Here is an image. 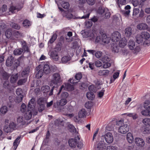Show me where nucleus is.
<instances>
[{"label": "nucleus", "mask_w": 150, "mask_h": 150, "mask_svg": "<svg viewBox=\"0 0 150 150\" xmlns=\"http://www.w3.org/2000/svg\"><path fill=\"white\" fill-rule=\"evenodd\" d=\"M34 99H31L28 104V111L25 114L24 116L25 119L29 120L31 119L32 116V111L34 108L35 103Z\"/></svg>", "instance_id": "nucleus-1"}, {"label": "nucleus", "mask_w": 150, "mask_h": 150, "mask_svg": "<svg viewBox=\"0 0 150 150\" xmlns=\"http://www.w3.org/2000/svg\"><path fill=\"white\" fill-rule=\"evenodd\" d=\"M80 138L78 136L74 138L70 139L68 141L69 145L71 148H74L77 146L78 148H81L83 145L81 142H79L78 141L79 140Z\"/></svg>", "instance_id": "nucleus-2"}, {"label": "nucleus", "mask_w": 150, "mask_h": 150, "mask_svg": "<svg viewBox=\"0 0 150 150\" xmlns=\"http://www.w3.org/2000/svg\"><path fill=\"white\" fill-rule=\"evenodd\" d=\"M62 82L60 75L59 73H56L53 74L52 76V79L50 82V85H57Z\"/></svg>", "instance_id": "nucleus-3"}, {"label": "nucleus", "mask_w": 150, "mask_h": 150, "mask_svg": "<svg viewBox=\"0 0 150 150\" xmlns=\"http://www.w3.org/2000/svg\"><path fill=\"white\" fill-rule=\"evenodd\" d=\"M128 47L129 49L133 50L134 54H137L140 50V47L139 46H136L134 41L132 39H130L128 43Z\"/></svg>", "instance_id": "nucleus-4"}, {"label": "nucleus", "mask_w": 150, "mask_h": 150, "mask_svg": "<svg viewBox=\"0 0 150 150\" xmlns=\"http://www.w3.org/2000/svg\"><path fill=\"white\" fill-rule=\"evenodd\" d=\"M113 42H117L121 38L120 33L118 31L114 32L112 34L111 38Z\"/></svg>", "instance_id": "nucleus-5"}, {"label": "nucleus", "mask_w": 150, "mask_h": 150, "mask_svg": "<svg viewBox=\"0 0 150 150\" xmlns=\"http://www.w3.org/2000/svg\"><path fill=\"white\" fill-rule=\"evenodd\" d=\"M93 86L91 85L89 86L88 89L90 91L88 92L86 94L87 97L90 100H92L95 97L93 92L94 91L93 90Z\"/></svg>", "instance_id": "nucleus-6"}, {"label": "nucleus", "mask_w": 150, "mask_h": 150, "mask_svg": "<svg viewBox=\"0 0 150 150\" xmlns=\"http://www.w3.org/2000/svg\"><path fill=\"white\" fill-rule=\"evenodd\" d=\"M104 138L105 141L109 144L112 143L113 142V137L111 133H107L104 136Z\"/></svg>", "instance_id": "nucleus-7"}, {"label": "nucleus", "mask_w": 150, "mask_h": 150, "mask_svg": "<svg viewBox=\"0 0 150 150\" xmlns=\"http://www.w3.org/2000/svg\"><path fill=\"white\" fill-rule=\"evenodd\" d=\"M134 142L137 146L139 147H143L145 145V142L144 140L139 137L135 138Z\"/></svg>", "instance_id": "nucleus-8"}, {"label": "nucleus", "mask_w": 150, "mask_h": 150, "mask_svg": "<svg viewBox=\"0 0 150 150\" xmlns=\"http://www.w3.org/2000/svg\"><path fill=\"white\" fill-rule=\"evenodd\" d=\"M129 129V126L126 124H123L121 127H120L118 129L119 133L122 134H125L128 132Z\"/></svg>", "instance_id": "nucleus-9"}, {"label": "nucleus", "mask_w": 150, "mask_h": 150, "mask_svg": "<svg viewBox=\"0 0 150 150\" xmlns=\"http://www.w3.org/2000/svg\"><path fill=\"white\" fill-rule=\"evenodd\" d=\"M51 57L55 61H57L59 59V56L56 50L50 51L48 53Z\"/></svg>", "instance_id": "nucleus-10"}, {"label": "nucleus", "mask_w": 150, "mask_h": 150, "mask_svg": "<svg viewBox=\"0 0 150 150\" xmlns=\"http://www.w3.org/2000/svg\"><path fill=\"white\" fill-rule=\"evenodd\" d=\"M82 75L81 73H78L76 74L75 76V78L77 81L73 79H70L69 80V81L71 83H75L79 81V80L81 78Z\"/></svg>", "instance_id": "nucleus-11"}, {"label": "nucleus", "mask_w": 150, "mask_h": 150, "mask_svg": "<svg viewBox=\"0 0 150 150\" xmlns=\"http://www.w3.org/2000/svg\"><path fill=\"white\" fill-rule=\"evenodd\" d=\"M0 75L4 80H8L10 76L9 74L6 72L2 68L0 69Z\"/></svg>", "instance_id": "nucleus-12"}, {"label": "nucleus", "mask_w": 150, "mask_h": 150, "mask_svg": "<svg viewBox=\"0 0 150 150\" xmlns=\"http://www.w3.org/2000/svg\"><path fill=\"white\" fill-rule=\"evenodd\" d=\"M106 147L104 143L102 142H100L98 144L96 149V150H104L105 149Z\"/></svg>", "instance_id": "nucleus-13"}, {"label": "nucleus", "mask_w": 150, "mask_h": 150, "mask_svg": "<svg viewBox=\"0 0 150 150\" xmlns=\"http://www.w3.org/2000/svg\"><path fill=\"white\" fill-rule=\"evenodd\" d=\"M51 67L47 64H45L43 67V71L45 74H49L51 71Z\"/></svg>", "instance_id": "nucleus-14"}, {"label": "nucleus", "mask_w": 150, "mask_h": 150, "mask_svg": "<svg viewBox=\"0 0 150 150\" xmlns=\"http://www.w3.org/2000/svg\"><path fill=\"white\" fill-rule=\"evenodd\" d=\"M14 60V58L12 56H9L6 62V65L8 67L11 66L13 64Z\"/></svg>", "instance_id": "nucleus-15"}, {"label": "nucleus", "mask_w": 150, "mask_h": 150, "mask_svg": "<svg viewBox=\"0 0 150 150\" xmlns=\"http://www.w3.org/2000/svg\"><path fill=\"white\" fill-rule=\"evenodd\" d=\"M137 28L138 29L142 30L147 29L148 27L146 23H142L138 25Z\"/></svg>", "instance_id": "nucleus-16"}, {"label": "nucleus", "mask_w": 150, "mask_h": 150, "mask_svg": "<svg viewBox=\"0 0 150 150\" xmlns=\"http://www.w3.org/2000/svg\"><path fill=\"white\" fill-rule=\"evenodd\" d=\"M19 77L18 73L13 74L11 77L10 81L11 83H14L17 80Z\"/></svg>", "instance_id": "nucleus-17"}, {"label": "nucleus", "mask_w": 150, "mask_h": 150, "mask_svg": "<svg viewBox=\"0 0 150 150\" xmlns=\"http://www.w3.org/2000/svg\"><path fill=\"white\" fill-rule=\"evenodd\" d=\"M87 112L84 109H82L79 111L78 113V116L80 118H84L86 117Z\"/></svg>", "instance_id": "nucleus-18"}, {"label": "nucleus", "mask_w": 150, "mask_h": 150, "mask_svg": "<svg viewBox=\"0 0 150 150\" xmlns=\"http://www.w3.org/2000/svg\"><path fill=\"white\" fill-rule=\"evenodd\" d=\"M127 40L123 38L120 41L119 45L120 47H123L127 45Z\"/></svg>", "instance_id": "nucleus-19"}, {"label": "nucleus", "mask_w": 150, "mask_h": 150, "mask_svg": "<svg viewBox=\"0 0 150 150\" xmlns=\"http://www.w3.org/2000/svg\"><path fill=\"white\" fill-rule=\"evenodd\" d=\"M30 68L27 67L23 69L21 72V76L23 77H26L29 73Z\"/></svg>", "instance_id": "nucleus-20"}, {"label": "nucleus", "mask_w": 150, "mask_h": 150, "mask_svg": "<svg viewBox=\"0 0 150 150\" xmlns=\"http://www.w3.org/2000/svg\"><path fill=\"white\" fill-rule=\"evenodd\" d=\"M131 7L129 5H127L125 7V10L123 11V14L125 16H129L130 11Z\"/></svg>", "instance_id": "nucleus-21"}, {"label": "nucleus", "mask_w": 150, "mask_h": 150, "mask_svg": "<svg viewBox=\"0 0 150 150\" xmlns=\"http://www.w3.org/2000/svg\"><path fill=\"white\" fill-rule=\"evenodd\" d=\"M125 36L127 37H129L132 34V29L131 27H128L126 28L125 30Z\"/></svg>", "instance_id": "nucleus-22"}, {"label": "nucleus", "mask_w": 150, "mask_h": 150, "mask_svg": "<svg viewBox=\"0 0 150 150\" xmlns=\"http://www.w3.org/2000/svg\"><path fill=\"white\" fill-rule=\"evenodd\" d=\"M13 34L14 37L17 38H21L23 36V34L21 32L18 31H15Z\"/></svg>", "instance_id": "nucleus-23"}, {"label": "nucleus", "mask_w": 150, "mask_h": 150, "mask_svg": "<svg viewBox=\"0 0 150 150\" xmlns=\"http://www.w3.org/2000/svg\"><path fill=\"white\" fill-rule=\"evenodd\" d=\"M127 139L128 142L130 143H131L133 142L134 138L131 133L129 132L127 133Z\"/></svg>", "instance_id": "nucleus-24"}, {"label": "nucleus", "mask_w": 150, "mask_h": 150, "mask_svg": "<svg viewBox=\"0 0 150 150\" xmlns=\"http://www.w3.org/2000/svg\"><path fill=\"white\" fill-rule=\"evenodd\" d=\"M141 35L143 39L146 40L149 39L150 37L149 34L148 32L145 31L142 32L141 33Z\"/></svg>", "instance_id": "nucleus-25"}, {"label": "nucleus", "mask_w": 150, "mask_h": 150, "mask_svg": "<svg viewBox=\"0 0 150 150\" xmlns=\"http://www.w3.org/2000/svg\"><path fill=\"white\" fill-rule=\"evenodd\" d=\"M109 72V71L107 70H100L98 72V74L100 76L108 75Z\"/></svg>", "instance_id": "nucleus-26"}, {"label": "nucleus", "mask_w": 150, "mask_h": 150, "mask_svg": "<svg viewBox=\"0 0 150 150\" xmlns=\"http://www.w3.org/2000/svg\"><path fill=\"white\" fill-rule=\"evenodd\" d=\"M102 40L105 43H108L109 42L110 39L107 37L106 35L104 34L102 36Z\"/></svg>", "instance_id": "nucleus-27"}, {"label": "nucleus", "mask_w": 150, "mask_h": 150, "mask_svg": "<svg viewBox=\"0 0 150 150\" xmlns=\"http://www.w3.org/2000/svg\"><path fill=\"white\" fill-rule=\"evenodd\" d=\"M22 48L23 51L24 50L25 52H30L29 49L28 48L26 45V43L25 41H24L22 43Z\"/></svg>", "instance_id": "nucleus-28"}, {"label": "nucleus", "mask_w": 150, "mask_h": 150, "mask_svg": "<svg viewBox=\"0 0 150 150\" xmlns=\"http://www.w3.org/2000/svg\"><path fill=\"white\" fill-rule=\"evenodd\" d=\"M136 41L138 44H140L143 41L144 39L141 35L138 34L136 36Z\"/></svg>", "instance_id": "nucleus-29"}, {"label": "nucleus", "mask_w": 150, "mask_h": 150, "mask_svg": "<svg viewBox=\"0 0 150 150\" xmlns=\"http://www.w3.org/2000/svg\"><path fill=\"white\" fill-rule=\"evenodd\" d=\"M23 52V49L21 48L16 49L13 51V54L15 55H18L21 54Z\"/></svg>", "instance_id": "nucleus-30"}, {"label": "nucleus", "mask_w": 150, "mask_h": 150, "mask_svg": "<svg viewBox=\"0 0 150 150\" xmlns=\"http://www.w3.org/2000/svg\"><path fill=\"white\" fill-rule=\"evenodd\" d=\"M71 57L70 56H67L63 57L61 59L62 63H66L70 60Z\"/></svg>", "instance_id": "nucleus-31"}, {"label": "nucleus", "mask_w": 150, "mask_h": 150, "mask_svg": "<svg viewBox=\"0 0 150 150\" xmlns=\"http://www.w3.org/2000/svg\"><path fill=\"white\" fill-rule=\"evenodd\" d=\"M69 96V93L67 92H62L61 95V99L67 100Z\"/></svg>", "instance_id": "nucleus-32"}, {"label": "nucleus", "mask_w": 150, "mask_h": 150, "mask_svg": "<svg viewBox=\"0 0 150 150\" xmlns=\"http://www.w3.org/2000/svg\"><path fill=\"white\" fill-rule=\"evenodd\" d=\"M57 37V35L56 33H54L52 35L51 38L48 41V43L50 44L53 43L56 40Z\"/></svg>", "instance_id": "nucleus-33"}, {"label": "nucleus", "mask_w": 150, "mask_h": 150, "mask_svg": "<svg viewBox=\"0 0 150 150\" xmlns=\"http://www.w3.org/2000/svg\"><path fill=\"white\" fill-rule=\"evenodd\" d=\"M22 7L20 8H18L17 6H11L9 8V11L13 13H14V11L17 10V11L20 10L22 8Z\"/></svg>", "instance_id": "nucleus-34"}, {"label": "nucleus", "mask_w": 150, "mask_h": 150, "mask_svg": "<svg viewBox=\"0 0 150 150\" xmlns=\"http://www.w3.org/2000/svg\"><path fill=\"white\" fill-rule=\"evenodd\" d=\"M144 108L146 110L150 109V101L146 100L145 101L144 104Z\"/></svg>", "instance_id": "nucleus-35"}, {"label": "nucleus", "mask_w": 150, "mask_h": 150, "mask_svg": "<svg viewBox=\"0 0 150 150\" xmlns=\"http://www.w3.org/2000/svg\"><path fill=\"white\" fill-rule=\"evenodd\" d=\"M23 26L26 28L29 27L31 25L30 21L28 20H24L23 23Z\"/></svg>", "instance_id": "nucleus-36"}, {"label": "nucleus", "mask_w": 150, "mask_h": 150, "mask_svg": "<svg viewBox=\"0 0 150 150\" xmlns=\"http://www.w3.org/2000/svg\"><path fill=\"white\" fill-rule=\"evenodd\" d=\"M21 137H18L15 140L13 143V146H14V149L15 150L18 146V145L20 141L19 139H20Z\"/></svg>", "instance_id": "nucleus-37"}, {"label": "nucleus", "mask_w": 150, "mask_h": 150, "mask_svg": "<svg viewBox=\"0 0 150 150\" xmlns=\"http://www.w3.org/2000/svg\"><path fill=\"white\" fill-rule=\"evenodd\" d=\"M12 35V30L11 29H9L7 30L5 32V35L6 37L9 38H11Z\"/></svg>", "instance_id": "nucleus-38"}, {"label": "nucleus", "mask_w": 150, "mask_h": 150, "mask_svg": "<svg viewBox=\"0 0 150 150\" xmlns=\"http://www.w3.org/2000/svg\"><path fill=\"white\" fill-rule=\"evenodd\" d=\"M10 26L12 28L16 30H19L21 28L20 25L18 24L14 23H11L10 24Z\"/></svg>", "instance_id": "nucleus-39"}, {"label": "nucleus", "mask_w": 150, "mask_h": 150, "mask_svg": "<svg viewBox=\"0 0 150 150\" xmlns=\"http://www.w3.org/2000/svg\"><path fill=\"white\" fill-rule=\"evenodd\" d=\"M142 122L146 126H150V118H145L143 119Z\"/></svg>", "instance_id": "nucleus-40"}, {"label": "nucleus", "mask_w": 150, "mask_h": 150, "mask_svg": "<svg viewBox=\"0 0 150 150\" xmlns=\"http://www.w3.org/2000/svg\"><path fill=\"white\" fill-rule=\"evenodd\" d=\"M27 78L19 79L18 81L17 84L18 85L24 84L27 81Z\"/></svg>", "instance_id": "nucleus-41"}, {"label": "nucleus", "mask_w": 150, "mask_h": 150, "mask_svg": "<svg viewBox=\"0 0 150 150\" xmlns=\"http://www.w3.org/2000/svg\"><path fill=\"white\" fill-rule=\"evenodd\" d=\"M62 7L65 9H68L69 7V4L68 2L62 1L61 3Z\"/></svg>", "instance_id": "nucleus-42"}, {"label": "nucleus", "mask_w": 150, "mask_h": 150, "mask_svg": "<svg viewBox=\"0 0 150 150\" xmlns=\"http://www.w3.org/2000/svg\"><path fill=\"white\" fill-rule=\"evenodd\" d=\"M54 106L55 108H57L60 111H64V110L62 108L60 103L59 102L57 101L54 103Z\"/></svg>", "instance_id": "nucleus-43"}, {"label": "nucleus", "mask_w": 150, "mask_h": 150, "mask_svg": "<svg viewBox=\"0 0 150 150\" xmlns=\"http://www.w3.org/2000/svg\"><path fill=\"white\" fill-rule=\"evenodd\" d=\"M50 89V87L47 85L43 86L42 87L41 90L43 91L44 93H47L48 92Z\"/></svg>", "instance_id": "nucleus-44"}, {"label": "nucleus", "mask_w": 150, "mask_h": 150, "mask_svg": "<svg viewBox=\"0 0 150 150\" xmlns=\"http://www.w3.org/2000/svg\"><path fill=\"white\" fill-rule=\"evenodd\" d=\"M55 123L56 125H61L62 126H63L64 121L62 120L58 119L55 120Z\"/></svg>", "instance_id": "nucleus-45"}, {"label": "nucleus", "mask_w": 150, "mask_h": 150, "mask_svg": "<svg viewBox=\"0 0 150 150\" xmlns=\"http://www.w3.org/2000/svg\"><path fill=\"white\" fill-rule=\"evenodd\" d=\"M0 111L2 114H5L8 111L7 107L5 106H3L1 108Z\"/></svg>", "instance_id": "nucleus-46"}, {"label": "nucleus", "mask_w": 150, "mask_h": 150, "mask_svg": "<svg viewBox=\"0 0 150 150\" xmlns=\"http://www.w3.org/2000/svg\"><path fill=\"white\" fill-rule=\"evenodd\" d=\"M93 25L92 22L91 21H86L85 23V26L86 28H91Z\"/></svg>", "instance_id": "nucleus-47"}, {"label": "nucleus", "mask_w": 150, "mask_h": 150, "mask_svg": "<svg viewBox=\"0 0 150 150\" xmlns=\"http://www.w3.org/2000/svg\"><path fill=\"white\" fill-rule=\"evenodd\" d=\"M142 115L146 116H150V110H142L141 112Z\"/></svg>", "instance_id": "nucleus-48"}, {"label": "nucleus", "mask_w": 150, "mask_h": 150, "mask_svg": "<svg viewBox=\"0 0 150 150\" xmlns=\"http://www.w3.org/2000/svg\"><path fill=\"white\" fill-rule=\"evenodd\" d=\"M68 102V100L61 99L59 102L60 103V105L62 108Z\"/></svg>", "instance_id": "nucleus-49"}, {"label": "nucleus", "mask_w": 150, "mask_h": 150, "mask_svg": "<svg viewBox=\"0 0 150 150\" xmlns=\"http://www.w3.org/2000/svg\"><path fill=\"white\" fill-rule=\"evenodd\" d=\"M139 12V9L138 8H134L133 10V16H136Z\"/></svg>", "instance_id": "nucleus-50"}, {"label": "nucleus", "mask_w": 150, "mask_h": 150, "mask_svg": "<svg viewBox=\"0 0 150 150\" xmlns=\"http://www.w3.org/2000/svg\"><path fill=\"white\" fill-rule=\"evenodd\" d=\"M69 130L71 132L75 133L76 132V130L75 127L72 125H69L68 126Z\"/></svg>", "instance_id": "nucleus-51"}, {"label": "nucleus", "mask_w": 150, "mask_h": 150, "mask_svg": "<svg viewBox=\"0 0 150 150\" xmlns=\"http://www.w3.org/2000/svg\"><path fill=\"white\" fill-rule=\"evenodd\" d=\"M126 0H118V4L120 8V5H125L126 4Z\"/></svg>", "instance_id": "nucleus-52"}, {"label": "nucleus", "mask_w": 150, "mask_h": 150, "mask_svg": "<svg viewBox=\"0 0 150 150\" xmlns=\"http://www.w3.org/2000/svg\"><path fill=\"white\" fill-rule=\"evenodd\" d=\"M105 9H107V8H105L103 7H99L98 11V13L99 14H102L105 13Z\"/></svg>", "instance_id": "nucleus-53"}, {"label": "nucleus", "mask_w": 150, "mask_h": 150, "mask_svg": "<svg viewBox=\"0 0 150 150\" xmlns=\"http://www.w3.org/2000/svg\"><path fill=\"white\" fill-rule=\"evenodd\" d=\"M74 110V107L70 105L68 106L67 108V112H72Z\"/></svg>", "instance_id": "nucleus-54"}, {"label": "nucleus", "mask_w": 150, "mask_h": 150, "mask_svg": "<svg viewBox=\"0 0 150 150\" xmlns=\"http://www.w3.org/2000/svg\"><path fill=\"white\" fill-rule=\"evenodd\" d=\"M44 73L42 69L39 70L36 74V76L38 78H41Z\"/></svg>", "instance_id": "nucleus-55"}, {"label": "nucleus", "mask_w": 150, "mask_h": 150, "mask_svg": "<svg viewBox=\"0 0 150 150\" xmlns=\"http://www.w3.org/2000/svg\"><path fill=\"white\" fill-rule=\"evenodd\" d=\"M103 53L100 51L96 52L95 53V56L97 58H100L102 55Z\"/></svg>", "instance_id": "nucleus-56"}, {"label": "nucleus", "mask_w": 150, "mask_h": 150, "mask_svg": "<svg viewBox=\"0 0 150 150\" xmlns=\"http://www.w3.org/2000/svg\"><path fill=\"white\" fill-rule=\"evenodd\" d=\"M110 59L107 56H105L101 59V61L103 62H107L110 61Z\"/></svg>", "instance_id": "nucleus-57"}, {"label": "nucleus", "mask_w": 150, "mask_h": 150, "mask_svg": "<svg viewBox=\"0 0 150 150\" xmlns=\"http://www.w3.org/2000/svg\"><path fill=\"white\" fill-rule=\"evenodd\" d=\"M4 130L5 132L7 133L12 131L9 126L6 125L4 126Z\"/></svg>", "instance_id": "nucleus-58"}, {"label": "nucleus", "mask_w": 150, "mask_h": 150, "mask_svg": "<svg viewBox=\"0 0 150 150\" xmlns=\"http://www.w3.org/2000/svg\"><path fill=\"white\" fill-rule=\"evenodd\" d=\"M45 106L44 104L39 105L38 106V110L40 112H42L45 109Z\"/></svg>", "instance_id": "nucleus-59"}, {"label": "nucleus", "mask_w": 150, "mask_h": 150, "mask_svg": "<svg viewBox=\"0 0 150 150\" xmlns=\"http://www.w3.org/2000/svg\"><path fill=\"white\" fill-rule=\"evenodd\" d=\"M16 94L18 96H23L22 94L23 93V91L22 89L20 88H18L16 91Z\"/></svg>", "instance_id": "nucleus-60"}, {"label": "nucleus", "mask_w": 150, "mask_h": 150, "mask_svg": "<svg viewBox=\"0 0 150 150\" xmlns=\"http://www.w3.org/2000/svg\"><path fill=\"white\" fill-rule=\"evenodd\" d=\"M9 126L12 131L16 128V125L13 122H11Z\"/></svg>", "instance_id": "nucleus-61"}, {"label": "nucleus", "mask_w": 150, "mask_h": 150, "mask_svg": "<svg viewBox=\"0 0 150 150\" xmlns=\"http://www.w3.org/2000/svg\"><path fill=\"white\" fill-rule=\"evenodd\" d=\"M26 105L24 103H23L21 106V110L23 113L26 110Z\"/></svg>", "instance_id": "nucleus-62"}, {"label": "nucleus", "mask_w": 150, "mask_h": 150, "mask_svg": "<svg viewBox=\"0 0 150 150\" xmlns=\"http://www.w3.org/2000/svg\"><path fill=\"white\" fill-rule=\"evenodd\" d=\"M45 98H39L37 101L38 105L44 104L45 101Z\"/></svg>", "instance_id": "nucleus-63"}, {"label": "nucleus", "mask_w": 150, "mask_h": 150, "mask_svg": "<svg viewBox=\"0 0 150 150\" xmlns=\"http://www.w3.org/2000/svg\"><path fill=\"white\" fill-rule=\"evenodd\" d=\"M117 147L113 146H107L106 150H117Z\"/></svg>", "instance_id": "nucleus-64"}]
</instances>
